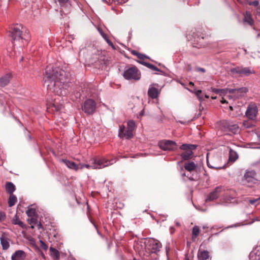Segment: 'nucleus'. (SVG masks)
Listing matches in <instances>:
<instances>
[{
    "label": "nucleus",
    "instance_id": "1",
    "mask_svg": "<svg viewBox=\"0 0 260 260\" xmlns=\"http://www.w3.org/2000/svg\"><path fill=\"white\" fill-rule=\"evenodd\" d=\"M66 79V72L60 68H54L51 66L46 67L44 74V85L48 90L58 95L66 93L64 86Z\"/></svg>",
    "mask_w": 260,
    "mask_h": 260
},
{
    "label": "nucleus",
    "instance_id": "2",
    "mask_svg": "<svg viewBox=\"0 0 260 260\" xmlns=\"http://www.w3.org/2000/svg\"><path fill=\"white\" fill-rule=\"evenodd\" d=\"M161 247L160 242L157 240L152 239L145 243L144 255L147 257H152V254H156L160 251Z\"/></svg>",
    "mask_w": 260,
    "mask_h": 260
},
{
    "label": "nucleus",
    "instance_id": "3",
    "mask_svg": "<svg viewBox=\"0 0 260 260\" xmlns=\"http://www.w3.org/2000/svg\"><path fill=\"white\" fill-rule=\"evenodd\" d=\"M112 160H109L104 157L94 158L91 160V165L85 164V168L92 169H100L113 164Z\"/></svg>",
    "mask_w": 260,
    "mask_h": 260
},
{
    "label": "nucleus",
    "instance_id": "4",
    "mask_svg": "<svg viewBox=\"0 0 260 260\" xmlns=\"http://www.w3.org/2000/svg\"><path fill=\"white\" fill-rule=\"evenodd\" d=\"M24 28L21 25H15L12 29L11 32V37L12 38V42L14 44L15 41H19L20 40L26 39V31L23 34L22 32Z\"/></svg>",
    "mask_w": 260,
    "mask_h": 260
},
{
    "label": "nucleus",
    "instance_id": "5",
    "mask_svg": "<svg viewBox=\"0 0 260 260\" xmlns=\"http://www.w3.org/2000/svg\"><path fill=\"white\" fill-rule=\"evenodd\" d=\"M184 168L188 173H184L182 175L186 176L190 180H196V177H194V173H197V165L193 161H188L184 163Z\"/></svg>",
    "mask_w": 260,
    "mask_h": 260
},
{
    "label": "nucleus",
    "instance_id": "6",
    "mask_svg": "<svg viewBox=\"0 0 260 260\" xmlns=\"http://www.w3.org/2000/svg\"><path fill=\"white\" fill-rule=\"evenodd\" d=\"M126 129L123 125L120 126L119 135L126 138H131L133 136V132L135 128V123L133 120L127 122Z\"/></svg>",
    "mask_w": 260,
    "mask_h": 260
},
{
    "label": "nucleus",
    "instance_id": "7",
    "mask_svg": "<svg viewBox=\"0 0 260 260\" xmlns=\"http://www.w3.org/2000/svg\"><path fill=\"white\" fill-rule=\"evenodd\" d=\"M180 148L184 151L181 154V157L184 160H188L192 157L193 154L192 150L197 148V145L184 144L180 147Z\"/></svg>",
    "mask_w": 260,
    "mask_h": 260
},
{
    "label": "nucleus",
    "instance_id": "8",
    "mask_svg": "<svg viewBox=\"0 0 260 260\" xmlns=\"http://www.w3.org/2000/svg\"><path fill=\"white\" fill-rule=\"evenodd\" d=\"M123 77L127 80H138L141 78V74L136 67H132L126 70L123 73Z\"/></svg>",
    "mask_w": 260,
    "mask_h": 260
},
{
    "label": "nucleus",
    "instance_id": "9",
    "mask_svg": "<svg viewBox=\"0 0 260 260\" xmlns=\"http://www.w3.org/2000/svg\"><path fill=\"white\" fill-rule=\"evenodd\" d=\"M96 104L92 99L86 100L82 105V110L88 115H92L96 109Z\"/></svg>",
    "mask_w": 260,
    "mask_h": 260
},
{
    "label": "nucleus",
    "instance_id": "10",
    "mask_svg": "<svg viewBox=\"0 0 260 260\" xmlns=\"http://www.w3.org/2000/svg\"><path fill=\"white\" fill-rule=\"evenodd\" d=\"M231 72L233 74H239L241 76H248L250 74H255V71L250 68L237 67L231 69Z\"/></svg>",
    "mask_w": 260,
    "mask_h": 260
},
{
    "label": "nucleus",
    "instance_id": "11",
    "mask_svg": "<svg viewBox=\"0 0 260 260\" xmlns=\"http://www.w3.org/2000/svg\"><path fill=\"white\" fill-rule=\"evenodd\" d=\"M158 145L160 149L164 150H172L176 147L175 142L169 141L164 140L159 142Z\"/></svg>",
    "mask_w": 260,
    "mask_h": 260
},
{
    "label": "nucleus",
    "instance_id": "12",
    "mask_svg": "<svg viewBox=\"0 0 260 260\" xmlns=\"http://www.w3.org/2000/svg\"><path fill=\"white\" fill-rule=\"evenodd\" d=\"M257 108L255 105H249L246 111V116L250 119L253 120L255 118L257 113Z\"/></svg>",
    "mask_w": 260,
    "mask_h": 260
},
{
    "label": "nucleus",
    "instance_id": "13",
    "mask_svg": "<svg viewBox=\"0 0 260 260\" xmlns=\"http://www.w3.org/2000/svg\"><path fill=\"white\" fill-rule=\"evenodd\" d=\"M256 173L254 171H247L244 176L243 182L245 181L247 183H255L256 181Z\"/></svg>",
    "mask_w": 260,
    "mask_h": 260
},
{
    "label": "nucleus",
    "instance_id": "14",
    "mask_svg": "<svg viewBox=\"0 0 260 260\" xmlns=\"http://www.w3.org/2000/svg\"><path fill=\"white\" fill-rule=\"evenodd\" d=\"M222 187L221 186L216 187L215 190L209 194L206 200V202L213 201L218 198L219 193L222 191Z\"/></svg>",
    "mask_w": 260,
    "mask_h": 260
},
{
    "label": "nucleus",
    "instance_id": "15",
    "mask_svg": "<svg viewBox=\"0 0 260 260\" xmlns=\"http://www.w3.org/2000/svg\"><path fill=\"white\" fill-rule=\"evenodd\" d=\"M248 91V89L246 87H242L240 88L231 89L229 90L230 93L234 94L237 98L242 96L244 94Z\"/></svg>",
    "mask_w": 260,
    "mask_h": 260
},
{
    "label": "nucleus",
    "instance_id": "16",
    "mask_svg": "<svg viewBox=\"0 0 260 260\" xmlns=\"http://www.w3.org/2000/svg\"><path fill=\"white\" fill-rule=\"evenodd\" d=\"M198 260H211L209 252L207 250L199 249L198 252Z\"/></svg>",
    "mask_w": 260,
    "mask_h": 260
},
{
    "label": "nucleus",
    "instance_id": "17",
    "mask_svg": "<svg viewBox=\"0 0 260 260\" xmlns=\"http://www.w3.org/2000/svg\"><path fill=\"white\" fill-rule=\"evenodd\" d=\"M223 124L225 128H227L229 131L234 134H236L239 131V127L236 124H230L226 122H223Z\"/></svg>",
    "mask_w": 260,
    "mask_h": 260
},
{
    "label": "nucleus",
    "instance_id": "18",
    "mask_svg": "<svg viewBox=\"0 0 260 260\" xmlns=\"http://www.w3.org/2000/svg\"><path fill=\"white\" fill-rule=\"evenodd\" d=\"M25 257V253L22 250H17L11 256L12 260H24Z\"/></svg>",
    "mask_w": 260,
    "mask_h": 260
},
{
    "label": "nucleus",
    "instance_id": "19",
    "mask_svg": "<svg viewBox=\"0 0 260 260\" xmlns=\"http://www.w3.org/2000/svg\"><path fill=\"white\" fill-rule=\"evenodd\" d=\"M160 93L158 89L154 87H150L148 91V95L151 99H154L157 98Z\"/></svg>",
    "mask_w": 260,
    "mask_h": 260
},
{
    "label": "nucleus",
    "instance_id": "20",
    "mask_svg": "<svg viewBox=\"0 0 260 260\" xmlns=\"http://www.w3.org/2000/svg\"><path fill=\"white\" fill-rule=\"evenodd\" d=\"M1 243L4 250H7L10 246L9 239L5 234H3L0 237Z\"/></svg>",
    "mask_w": 260,
    "mask_h": 260
},
{
    "label": "nucleus",
    "instance_id": "21",
    "mask_svg": "<svg viewBox=\"0 0 260 260\" xmlns=\"http://www.w3.org/2000/svg\"><path fill=\"white\" fill-rule=\"evenodd\" d=\"M62 104H58L57 99H55L53 103H51L48 106L47 109L48 111L50 110L52 111H59L62 109Z\"/></svg>",
    "mask_w": 260,
    "mask_h": 260
},
{
    "label": "nucleus",
    "instance_id": "22",
    "mask_svg": "<svg viewBox=\"0 0 260 260\" xmlns=\"http://www.w3.org/2000/svg\"><path fill=\"white\" fill-rule=\"evenodd\" d=\"M61 161L63 164H64L68 168H69L70 169L74 170L76 171H78L79 169V166H78V165L75 164L74 162L64 159H62Z\"/></svg>",
    "mask_w": 260,
    "mask_h": 260
},
{
    "label": "nucleus",
    "instance_id": "23",
    "mask_svg": "<svg viewBox=\"0 0 260 260\" xmlns=\"http://www.w3.org/2000/svg\"><path fill=\"white\" fill-rule=\"evenodd\" d=\"M11 79V75L7 74L0 78V87H5L7 85Z\"/></svg>",
    "mask_w": 260,
    "mask_h": 260
},
{
    "label": "nucleus",
    "instance_id": "24",
    "mask_svg": "<svg viewBox=\"0 0 260 260\" xmlns=\"http://www.w3.org/2000/svg\"><path fill=\"white\" fill-rule=\"evenodd\" d=\"M15 186L13 183L11 182L6 183V190L7 193H9L10 194H13V192L15 190Z\"/></svg>",
    "mask_w": 260,
    "mask_h": 260
},
{
    "label": "nucleus",
    "instance_id": "25",
    "mask_svg": "<svg viewBox=\"0 0 260 260\" xmlns=\"http://www.w3.org/2000/svg\"><path fill=\"white\" fill-rule=\"evenodd\" d=\"M50 254L54 260H58L59 258V253L57 250L51 247L50 248Z\"/></svg>",
    "mask_w": 260,
    "mask_h": 260
},
{
    "label": "nucleus",
    "instance_id": "26",
    "mask_svg": "<svg viewBox=\"0 0 260 260\" xmlns=\"http://www.w3.org/2000/svg\"><path fill=\"white\" fill-rule=\"evenodd\" d=\"M204 38V37L203 36H201V38H200L198 35H196L194 36V41L197 42V44L199 45L198 47H204L206 46V45L202 43L201 41Z\"/></svg>",
    "mask_w": 260,
    "mask_h": 260
},
{
    "label": "nucleus",
    "instance_id": "27",
    "mask_svg": "<svg viewBox=\"0 0 260 260\" xmlns=\"http://www.w3.org/2000/svg\"><path fill=\"white\" fill-rule=\"evenodd\" d=\"M17 201V197L13 194H10L8 200V204L9 207L14 206Z\"/></svg>",
    "mask_w": 260,
    "mask_h": 260
},
{
    "label": "nucleus",
    "instance_id": "28",
    "mask_svg": "<svg viewBox=\"0 0 260 260\" xmlns=\"http://www.w3.org/2000/svg\"><path fill=\"white\" fill-rule=\"evenodd\" d=\"M200 233V228L198 226H193L192 231V239L194 240L199 236Z\"/></svg>",
    "mask_w": 260,
    "mask_h": 260
},
{
    "label": "nucleus",
    "instance_id": "29",
    "mask_svg": "<svg viewBox=\"0 0 260 260\" xmlns=\"http://www.w3.org/2000/svg\"><path fill=\"white\" fill-rule=\"evenodd\" d=\"M238 157L237 153L231 149L229 154V160L234 162L238 158Z\"/></svg>",
    "mask_w": 260,
    "mask_h": 260
},
{
    "label": "nucleus",
    "instance_id": "30",
    "mask_svg": "<svg viewBox=\"0 0 260 260\" xmlns=\"http://www.w3.org/2000/svg\"><path fill=\"white\" fill-rule=\"evenodd\" d=\"M12 223L14 224H18L21 227H23L24 226L23 222L19 220V217L17 215H16L13 219Z\"/></svg>",
    "mask_w": 260,
    "mask_h": 260
},
{
    "label": "nucleus",
    "instance_id": "31",
    "mask_svg": "<svg viewBox=\"0 0 260 260\" xmlns=\"http://www.w3.org/2000/svg\"><path fill=\"white\" fill-rule=\"evenodd\" d=\"M142 64L148 68L156 71H159V69L152 64L146 62H140Z\"/></svg>",
    "mask_w": 260,
    "mask_h": 260
},
{
    "label": "nucleus",
    "instance_id": "32",
    "mask_svg": "<svg viewBox=\"0 0 260 260\" xmlns=\"http://www.w3.org/2000/svg\"><path fill=\"white\" fill-rule=\"evenodd\" d=\"M26 213L27 215V216L29 217H35L36 215V210L33 208L28 209L26 211Z\"/></svg>",
    "mask_w": 260,
    "mask_h": 260
},
{
    "label": "nucleus",
    "instance_id": "33",
    "mask_svg": "<svg viewBox=\"0 0 260 260\" xmlns=\"http://www.w3.org/2000/svg\"><path fill=\"white\" fill-rule=\"evenodd\" d=\"M207 165L209 167V168H214V169H221L222 168V167L221 166H218L217 164H211L210 162L208 160V159H207Z\"/></svg>",
    "mask_w": 260,
    "mask_h": 260
},
{
    "label": "nucleus",
    "instance_id": "34",
    "mask_svg": "<svg viewBox=\"0 0 260 260\" xmlns=\"http://www.w3.org/2000/svg\"><path fill=\"white\" fill-rule=\"evenodd\" d=\"M244 21L248 23L250 25H251L253 23V20L250 14H248L246 13V15L245 16Z\"/></svg>",
    "mask_w": 260,
    "mask_h": 260
},
{
    "label": "nucleus",
    "instance_id": "35",
    "mask_svg": "<svg viewBox=\"0 0 260 260\" xmlns=\"http://www.w3.org/2000/svg\"><path fill=\"white\" fill-rule=\"evenodd\" d=\"M59 5L62 7H66L70 2V0H57Z\"/></svg>",
    "mask_w": 260,
    "mask_h": 260
},
{
    "label": "nucleus",
    "instance_id": "36",
    "mask_svg": "<svg viewBox=\"0 0 260 260\" xmlns=\"http://www.w3.org/2000/svg\"><path fill=\"white\" fill-rule=\"evenodd\" d=\"M247 3L249 5L253 6L254 7H257L259 5V2L258 1H250L247 0Z\"/></svg>",
    "mask_w": 260,
    "mask_h": 260
},
{
    "label": "nucleus",
    "instance_id": "37",
    "mask_svg": "<svg viewBox=\"0 0 260 260\" xmlns=\"http://www.w3.org/2000/svg\"><path fill=\"white\" fill-rule=\"evenodd\" d=\"M230 89H229V88L220 89L219 95H225L228 92L229 93V90Z\"/></svg>",
    "mask_w": 260,
    "mask_h": 260
},
{
    "label": "nucleus",
    "instance_id": "38",
    "mask_svg": "<svg viewBox=\"0 0 260 260\" xmlns=\"http://www.w3.org/2000/svg\"><path fill=\"white\" fill-rule=\"evenodd\" d=\"M202 91L201 90H198L196 92V94L200 100H203V97L201 95Z\"/></svg>",
    "mask_w": 260,
    "mask_h": 260
},
{
    "label": "nucleus",
    "instance_id": "39",
    "mask_svg": "<svg viewBox=\"0 0 260 260\" xmlns=\"http://www.w3.org/2000/svg\"><path fill=\"white\" fill-rule=\"evenodd\" d=\"M6 218V214L4 212L0 211V221L5 220Z\"/></svg>",
    "mask_w": 260,
    "mask_h": 260
},
{
    "label": "nucleus",
    "instance_id": "40",
    "mask_svg": "<svg viewBox=\"0 0 260 260\" xmlns=\"http://www.w3.org/2000/svg\"><path fill=\"white\" fill-rule=\"evenodd\" d=\"M35 217H30V219H28V222H29V224H35L36 223V222L37 221V219Z\"/></svg>",
    "mask_w": 260,
    "mask_h": 260
},
{
    "label": "nucleus",
    "instance_id": "41",
    "mask_svg": "<svg viewBox=\"0 0 260 260\" xmlns=\"http://www.w3.org/2000/svg\"><path fill=\"white\" fill-rule=\"evenodd\" d=\"M41 246L44 250H46L48 248L47 245L42 241H41Z\"/></svg>",
    "mask_w": 260,
    "mask_h": 260
},
{
    "label": "nucleus",
    "instance_id": "42",
    "mask_svg": "<svg viewBox=\"0 0 260 260\" xmlns=\"http://www.w3.org/2000/svg\"><path fill=\"white\" fill-rule=\"evenodd\" d=\"M211 89L212 91H213V92H214L216 94H219L220 89H217V88H212V87Z\"/></svg>",
    "mask_w": 260,
    "mask_h": 260
},
{
    "label": "nucleus",
    "instance_id": "43",
    "mask_svg": "<svg viewBox=\"0 0 260 260\" xmlns=\"http://www.w3.org/2000/svg\"><path fill=\"white\" fill-rule=\"evenodd\" d=\"M137 56L138 57V58L139 59H144V58L145 57V55L144 54H141L140 53H138Z\"/></svg>",
    "mask_w": 260,
    "mask_h": 260
},
{
    "label": "nucleus",
    "instance_id": "44",
    "mask_svg": "<svg viewBox=\"0 0 260 260\" xmlns=\"http://www.w3.org/2000/svg\"><path fill=\"white\" fill-rule=\"evenodd\" d=\"M196 71H198V72H203V73H204L205 72V70L204 69V68H196Z\"/></svg>",
    "mask_w": 260,
    "mask_h": 260
},
{
    "label": "nucleus",
    "instance_id": "45",
    "mask_svg": "<svg viewBox=\"0 0 260 260\" xmlns=\"http://www.w3.org/2000/svg\"><path fill=\"white\" fill-rule=\"evenodd\" d=\"M78 166L79 167V169H83L85 167V164H79Z\"/></svg>",
    "mask_w": 260,
    "mask_h": 260
},
{
    "label": "nucleus",
    "instance_id": "46",
    "mask_svg": "<svg viewBox=\"0 0 260 260\" xmlns=\"http://www.w3.org/2000/svg\"><path fill=\"white\" fill-rule=\"evenodd\" d=\"M202 109H203V107H202V106L200 105V108H199L200 113L198 114V116H201V111Z\"/></svg>",
    "mask_w": 260,
    "mask_h": 260
},
{
    "label": "nucleus",
    "instance_id": "47",
    "mask_svg": "<svg viewBox=\"0 0 260 260\" xmlns=\"http://www.w3.org/2000/svg\"><path fill=\"white\" fill-rule=\"evenodd\" d=\"M132 54H133V55H136V56H137V54H138V52H137L136 51H135V50L132 51Z\"/></svg>",
    "mask_w": 260,
    "mask_h": 260
},
{
    "label": "nucleus",
    "instance_id": "48",
    "mask_svg": "<svg viewBox=\"0 0 260 260\" xmlns=\"http://www.w3.org/2000/svg\"><path fill=\"white\" fill-rule=\"evenodd\" d=\"M221 103L222 104H224V103H227L228 102H226V101L225 99L222 98V100L221 101Z\"/></svg>",
    "mask_w": 260,
    "mask_h": 260
},
{
    "label": "nucleus",
    "instance_id": "49",
    "mask_svg": "<svg viewBox=\"0 0 260 260\" xmlns=\"http://www.w3.org/2000/svg\"><path fill=\"white\" fill-rule=\"evenodd\" d=\"M256 200H250L249 201V203L251 204H253L255 202H256Z\"/></svg>",
    "mask_w": 260,
    "mask_h": 260
},
{
    "label": "nucleus",
    "instance_id": "50",
    "mask_svg": "<svg viewBox=\"0 0 260 260\" xmlns=\"http://www.w3.org/2000/svg\"><path fill=\"white\" fill-rule=\"evenodd\" d=\"M189 85L190 86H194V83L193 82H190L189 83Z\"/></svg>",
    "mask_w": 260,
    "mask_h": 260
},
{
    "label": "nucleus",
    "instance_id": "51",
    "mask_svg": "<svg viewBox=\"0 0 260 260\" xmlns=\"http://www.w3.org/2000/svg\"><path fill=\"white\" fill-rule=\"evenodd\" d=\"M230 109L231 110V111H233V108L232 106H230Z\"/></svg>",
    "mask_w": 260,
    "mask_h": 260
},
{
    "label": "nucleus",
    "instance_id": "52",
    "mask_svg": "<svg viewBox=\"0 0 260 260\" xmlns=\"http://www.w3.org/2000/svg\"><path fill=\"white\" fill-rule=\"evenodd\" d=\"M205 98H207V99H208V98H209V96H208V95H206V94H205Z\"/></svg>",
    "mask_w": 260,
    "mask_h": 260
},
{
    "label": "nucleus",
    "instance_id": "53",
    "mask_svg": "<svg viewBox=\"0 0 260 260\" xmlns=\"http://www.w3.org/2000/svg\"><path fill=\"white\" fill-rule=\"evenodd\" d=\"M211 98H212V99H216V96H212L211 97Z\"/></svg>",
    "mask_w": 260,
    "mask_h": 260
},
{
    "label": "nucleus",
    "instance_id": "54",
    "mask_svg": "<svg viewBox=\"0 0 260 260\" xmlns=\"http://www.w3.org/2000/svg\"><path fill=\"white\" fill-rule=\"evenodd\" d=\"M103 37H104L105 38H106V36H105V35H103Z\"/></svg>",
    "mask_w": 260,
    "mask_h": 260
},
{
    "label": "nucleus",
    "instance_id": "55",
    "mask_svg": "<svg viewBox=\"0 0 260 260\" xmlns=\"http://www.w3.org/2000/svg\"><path fill=\"white\" fill-rule=\"evenodd\" d=\"M258 37H260V34H258Z\"/></svg>",
    "mask_w": 260,
    "mask_h": 260
},
{
    "label": "nucleus",
    "instance_id": "56",
    "mask_svg": "<svg viewBox=\"0 0 260 260\" xmlns=\"http://www.w3.org/2000/svg\"><path fill=\"white\" fill-rule=\"evenodd\" d=\"M186 260H189V259H188V258H187V259H186Z\"/></svg>",
    "mask_w": 260,
    "mask_h": 260
},
{
    "label": "nucleus",
    "instance_id": "57",
    "mask_svg": "<svg viewBox=\"0 0 260 260\" xmlns=\"http://www.w3.org/2000/svg\"><path fill=\"white\" fill-rule=\"evenodd\" d=\"M238 1H239V0H237Z\"/></svg>",
    "mask_w": 260,
    "mask_h": 260
},
{
    "label": "nucleus",
    "instance_id": "58",
    "mask_svg": "<svg viewBox=\"0 0 260 260\" xmlns=\"http://www.w3.org/2000/svg\"><path fill=\"white\" fill-rule=\"evenodd\" d=\"M246 1H247V0H246Z\"/></svg>",
    "mask_w": 260,
    "mask_h": 260
},
{
    "label": "nucleus",
    "instance_id": "59",
    "mask_svg": "<svg viewBox=\"0 0 260 260\" xmlns=\"http://www.w3.org/2000/svg\"><path fill=\"white\" fill-rule=\"evenodd\" d=\"M259 199H260V198Z\"/></svg>",
    "mask_w": 260,
    "mask_h": 260
}]
</instances>
